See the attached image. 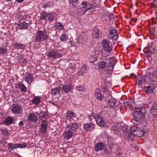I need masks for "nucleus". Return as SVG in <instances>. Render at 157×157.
I'll use <instances>...</instances> for the list:
<instances>
[{
  "instance_id": "1",
  "label": "nucleus",
  "mask_w": 157,
  "mask_h": 157,
  "mask_svg": "<svg viewBox=\"0 0 157 157\" xmlns=\"http://www.w3.org/2000/svg\"><path fill=\"white\" fill-rule=\"evenodd\" d=\"M145 116V109L144 107H137L136 108V111L133 113V119L135 121L136 124H139L141 123Z\"/></svg>"
},
{
  "instance_id": "2",
  "label": "nucleus",
  "mask_w": 157,
  "mask_h": 157,
  "mask_svg": "<svg viewBox=\"0 0 157 157\" xmlns=\"http://www.w3.org/2000/svg\"><path fill=\"white\" fill-rule=\"evenodd\" d=\"M115 132L117 134L120 135H125V139L129 140L131 135L130 134V131L128 130V126L124 124L118 125L117 128Z\"/></svg>"
},
{
  "instance_id": "3",
  "label": "nucleus",
  "mask_w": 157,
  "mask_h": 157,
  "mask_svg": "<svg viewBox=\"0 0 157 157\" xmlns=\"http://www.w3.org/2000/svg\"><path fill=\"white\" fill-rule=\"evenodd\" d=\"M81 7L78 9V11L81 14H84L88 11L91 12L95 10L94 6L91 4L88 3L86 1H83L81 5Z\"/></svg>"
},
{
  "instance_id": "4",
  "label": "nucleus",
  "mask_w": 157,
  "mask_h": 157,
  "mask_svg": "<svg viewBox=\"0 0 157 157\" xmlns=\"http://www.w3.org/2000/svg\"><path fill=\"white\" fill-rule=\"evenodd\" d=\"M42 31L38 30L35 36V41L36 42H41L44 40H47L48 37L47 34H45Z\"/></svg>"
},
{
  "instance_id": "5",
  "label": "nucleus",
  "mask_w": 157,
  "mask_h": 157,
  "mask_svg": "<svg viewBox=\"0 0 157 157\" xmlns=\"http://www.w3.org/2000/svg\"><path fill=\"white\" fill-rule=\"evenodd\" d=\"M90 121L91 119H94L96 121L97 124L100 126H103L104 125L105 123L103 120L102 117L99 114H97L96 116L91 115L89 116Z\"/></svg>"
},
{
  "instance_id": "6",
  "label": "nucleus",
  "mask_w": 157,
  "mask_h": 157,
  "mask_svg": "<svg viewBox=\"0 0 157 157\" xmlns=\"http://www.w3.org/2000/svg\"><path fill=\"white\" fill-rule=\"evenodd\" d=\"M107 61H108L107 62V66L106 67L107 70L109 71H112L116 63L115 58L113 57L110 58Z\"/></svg>"
},
{
  "instance_id": "7",
  "label": "nucleus",
  "mask_w": 157,
  "mask_h": 157,
  "mask_svg": "<svg viewBox=\"0 0 157 157\" xmlns=\"http://www.w3.org/2000/svg\"><path fill=\"white\" fill-rule=\"evenodd\" d=\"M109 37L114 40H117L118 38V34L115 29H111L109 31Z\"/></svg>"
},
{
  "instance_id": "8",
  "label": "nucleus",
  "mask_w": 157,
  "mask_h": 157,
  "mask_svg": "<svg viewBox=\"0 0 157 157\" xmlns=\"http://www.w3.org/2000/svg\"><path fill=\"white\" fill-rule=\"evenodd\" d=\"M130 134L131 135V136L130 137V139H133L136 136H139V128L138 127L133 126L130 127Z\"/></svg>"
},
{
  "instance_id": "9",
  "label": "nucleus",
  "mask_w": 157,
  "mask_h": 157,
  "mask_svg": "<svg viewBox=\"0 0 157 157\" xmlns=\"http://www.w3.org/2000/svg\"><path fill=\"white\" fill-rule=\"evenodd\" d=\"M101 45L104 49L106 51L110 52L112 48L111 46L110 45L109 42L106 39L104 40L101 42Z\"/></svg>"
},
{
  "instance_id": "10",
  "label": "nucleus",
  "mask_w": 157,
  "mask_h": 157,
  "mask_svg": "<svg viewBox=\"0 0 157 157\" xmlns=\"http://www.w3.org/2000/svg\"><path fill=\"white\" fill-rule=\"evenodd\" d=\"M147 74L151 82L152 83L157 82V71H155L153 72H147Z\"/></svg>"
},
{
  "instance_id": "11",
  "label": "nucleus",
  "mask_w": 157,
  "mask_h": 157,
  "mask_svg": "<svg viewBox=\"0 0 157 157\" xmlns=\"http://www.w3.org/2000/svg\"><path fill=\"white\" fill-rule=\"evenodd\" d=\"M47 55L48 57H50L54 59L60 58L62 56V54L61 53L53 51H51L48 52Z\"/></svg>"
},
{
  "instance_id": "12",
  "label": "nucleus",
  "mask_w": 157,
  "mask_h": 157,
  "mask_svg": "<svg viewBox=\"0 0 157 157\" xmlns=\"http://www.w3.org/2000/svg\"><path fill=\"white\" fill-rule=\"evenodd\" d=\"M26 145L25 144H14L11 143L8 144V148L11 150H13L14 149L18 148H24L26 147Z\"/></svg>"
},
{
  "instance_id": "13",
  "label": "nucleus",
  "mask_w": 157,
  "mask_h": 157,
  "mask_svg": "<svg viewBox=\"0 0 157 157\" xmlns=\"http://www.w3.org/2000/svg\"><path fill=\"white\" fill-rule=\"evenodd\" d=\"M78 125L77 123H71L67 125L65 128L70 130L73 132H75V131L78 128Z\"/></svg>"
},
{
  "instance_id": "14",
  "label": "nucleus",
  "mask_w": 157,
  "mask_h": 157,
  "mask_svg": "<svg viewBox=\"0 0 157 157\" xmlns=\"http://www.w3.org/2000/svg\"><path fill=\"white\" fill-rule=\"evenodd\" d=\"M145 48L147 49L146 51L144 52V53L147 57L150 58L152 54H153L155 49L153 48L152 46H149Z\"/></svg>"
},
{
  "instance_id": "15",
  "label": "nucleus",
  "mask_w": 157,
  "mask_h": 157,
  "mask_svg": "<svg viewBox=\"0 0 157 157\" xmlns=\"http://www.w3.org/2000/svg\"><path fill=\"white\" fill-rule=\"evenodd\" d=\"M92 36L94 38L99 39L102 36L101 32L98 28H96L93 33Z\"/></svg>"
},
{
  "instance_id": "16",
  "label": "nucleus",
  "mask_w": 157,
  "mask_h": 157,
  "mask_svg": "<svg viewBox=\"0 0 157 157\" xmlns=\"http://www.w3.org/2000/svg\"><path fill=\"white\" fill-rule=\"evenodd\" d=\"M155 88V86L153 83L149 84L147 86L144 88V90L147 93L151 94L153 92Z\"/></svg>"
},
{
  "instance_id": "17",
  "label": "nucleus",
  "mask_w": 157,
  "mask_h": 157,
  "mask_svg": "<svg viewBox=\"0 0 157 157\" xmlns=\"http://www.w3.org/2000/svg\"><path fill=\"white\" fill-rule=\"evenodd\" d=\"M147 78V77L145 75H138L136 76L137 83L140 84L145 83Z\"/></svg>"
},
{
  "instance_id": "18",
  "label": "nucleus",
  "mask_w": 157,
  "mask_h": 157,
  "mask_svg": "<svg viewBox=\"0 0 157 157\" xmlns=\"http://www.w3.org/2000/svg\"><path fill=\"white\" fill-rule=\"evenodd\" d=\"M11 110L14 114H18L21 112L20 106L19 105L17 104H13L12 105Z\"/></svg>"
},
{
  "instance_id": "19",
  "label": "nucleus",
  "mask_w": 157,
  "mask_h": 157,
  "mask_svg": "<svg viewBox=\"0 0 157 157\" xmlns=\"http://www.w3.org/2000/svg\"><path fill=\"white\" fill-rule=\"evenodd\" d=\"M150 112L151 114L155 117L157 115V104L154 103L151 106V108L150 110Z\"/></svg>"
},
{
  "instance_id": "20",
  "label": "nucleus",
  "mask_w": 157,
  "mask_h": 157,
  "mask_svg": "<svg viewBox=\"0 0 157 157\" xmlns=\"http://www.w3.org/2000/svg\"><path fill=\"white\" fill-rule=\"evenodd\" d=\"M30 25V23H27L25 22H21L17 24L18 27L17 28L20 29H26Z\"/></svg>"
},
{
  "instance_id": "21",
  "label": "nucleus",
  "mask_w": 157,
  "mask_h": 157,
  "mask_svg": "<svg viewBox=\"0 0 157 157\" xmlns=\"http://www.w3.org/2000/svg\"><path fill=\"white\" fill-rule=\"evenodd\" d=\"M73 133V132L68 129L64 132L63 136L66 140H68L72 137Z\"/></svg>"
},
{
  "instance_id": "22",
  "label": "nucleus",
  "mask_w": 157,
  "mask_h": 157,
  "mask_svg": "<svg viewBox=\"0 0 157 157\" xmlns=\"http://www.w3.org/2000/svg\"><path fill=\"white\" fill-rule=\"evenodd\" d=\"M94 95L97 99L99 101H101L104 98V97L101 94V90L98 88H97L94 93Z\"/></svg>"
},
{
  "instance_id": "23",
  "label": "nucleus",
  "mask_w": 157,
  "mask_h": 157,
  "mask_svg": "<svg viewBox=\"0 0 157 157\" xmlns=\"http://www.w3.org/2000/svg\"><path fill=\"white\" fill-rule=\"evenodd\" d=\"M33 75L32 74L28 73L25 77V80L28 84H31L33 81Z\"/></svg>"
},
{
  "instance_id": "24",
  "label": "nucleus",
  "mask_w": 157,
  "mask_h": 157,
  "mask_svg": "<svg viewBox=\"0 0 157 157\" xmlns=\"http://www.w3.org/2000/svg\"><path fill=\"white\" fill-rule=\"evenodd\" d=\"M38 119V118L33 114L30 113L28 117V120L29 122L36 123Z\"/></svg>"
},
{
  "instance_id": "25",
  "label": "nucleus",
  "mask_w": 157,
  "mask_h": 157,
  "mask_svg": "<svg viewBox=\"0 0 157 157\" xmlns=\"http://www.w3.org/2000/svg\"><path fill=\"white\" fill-rule=\"evenodd\" d=\"M83 127L86 130L90 131L91 128L93 129L95 128V125L93 123H90L85 124Z\"/></svg>"
},
{
  "instance_id": "26",
  "label": "nucleus",
  "mask_w": 157,
  "mask_h": 157,
  "mask_svg": "<svg viewBox=\"0 0 157 157\" xmlns=\"http://www.w3.org/2000/svg\"><path fill=\"white\" fill-rule=\"evenodd\" d=\"M88 34L86 33L83 32L78 38L79 42H83L87 39Z\"/></svg>"
},
{
  "instance_id": "27",
  "label": "nucleus",
  "mask_w": 157,
  "mask_h": 157,
  "mask_svg": "<svg viewBox=\"0 0 157 157\" xmlns=\"http://www.w3.org/2000/svg\"><path fill=\"white\" fill-rule=\"evenodd\" d=\"M104 144L102 143L99 142L97 143L95 145L94 149L96 151L101 150L104 147Z\"/></svg>"
},
{
  "instance_id": "28",
  "label": "nucleus",
  "mask_w": 157,
  "mask_h": 157,
  "mask_svg": "<svg viewBox=\"0 0 157 157\" xmlns=\"http://www.w3.org/2000/svg\"><path fill=\"white\" fill-rule=\"evenodd\" d=\"M72 88V86L71 84L63 85L62 87L63 90L66 93L69 92Z\"/></svg>"
},
{
  "instance_id": "29",
  "label": "nucleus",
  "mask_w": 157,
  "mask_h": 157,
  "mask_svg": "<svg viewBox=\"0 0 157 157\" xmlns=\"http://www.w3.org/2000/svg\"><path fill=\"white\" fill-rule=\"evenodd\" d=\"M13 121V119L10 116L7 117L6 118L4 123L6 125H10L12 123Z\"/></svg>"
},
{
  "instance_id": "30",
  "label": "nucleus",
  "mask_w": 157,
  "mask_h": 157,
  "mask_svg": "<svg viewBox=\"0 0 157 157\" xmlns=\"http://www.w3.org/2000/svg\"><path fill=\"white\" fill-rule=\"evenodd\" d=\"M60 91L57 88H55L52 90L51 93L52 95L55 96L60 94Z\"/></svg>"
},
{
  "instance_id": "31",
  "label": "nucleus",
  "mask_w": 157,
  "mask_h": 157,
  "mask_svg": "<svg viewBox=\"0 0 157 157\" xmlns=\"http://www.w3.org/2000/svg\"><path fill=\"white\" fill-rule=\"evenodd\" d=\"M54 27L56 29L63 30L64 29V26L60 23H57L55 24Z\"/></svg>"
},
{
  "instance_id": "32",
  "label": "nucleus",
  "mask_w": 157,
  "mask_h": 157,
  "mask_svg": "<svg viewBox=\"0 0 157 157\" xmlns=\"http://www.w3.org/2000/svg\"><path fill=\"white\" fill-rule=\"evenodd\" d=\"M75 113L71 111H68L67 112L66 117L67 119H69L72 118L74 116Z\"/></svg>"
},
{
  "instance_id": "33",
  "label": "nucleus",
  "mask_w": 157,
  "mask_h": 157,
  "mask_svg": "<svg viewBox=\"0 0 157 157\" xmlns=\"http://www.w3.org/2000/svg\"><path fill=\"white\" fill-rule=\"evenodd\" d=\"M41 129L40 131L42 133H45L47 130V126L46 124L44 123H43L40 125Z\"/></svg>"
},
{
  "instance_id": "34",
  "label": "nucleus",
  "mask_w": 157,
  "mask_h": 157,
  "mask_svg": "<svg viewBox=\"0 0 157 157\" xmlns=\"http://www.w3.org/2000/svg\"><path fill=\"white\" fill-rule=\"evenodd\" d=\"M97 56L96 54L91 55L89 58V61L90 63H94L97 60Z\"/></svg>"
},
{
  "instance_id": "35",
  "label": "nucleus",
  "mask_w": 157,
  "mask_h": 157,
  "mask_svg": "<svg viewBox=\"0 0 157 157\" xmlns=\"http://www.w3.org/2000/svg\"><path fill=\"white\" fill-rule=\"evenodd\" d=\"M33 103L35 105H37L40 102V98L38 96L35 97L32 100Z\"/></svg>"
},
{
  "instance_id": "36",
  "label": "nucleus",
  "mask_w": 157,
  "mask_h": 157,
  "mask_svg": "<svg viewBox=\"0 0 157 157\" xmlns=\"http://www.w3.org/2000/svg\"><path fill=\"white\" fill-rule=\"evenodd\" d=\"M39 118L40 120H43V119H46L47 116V114L45 112H41L39 114Z\"/></svg>"
},
{
  "instance_id": "37",
  "label": "nucleus",
  "mask_w": 157,
  "mask_h": 157,
  "mask_svg": "<svg viewBox=\"0 0 157 157\" xmlns=\"http://www.w3.org/2000/svg\"><path fill=\"white\" fill-rule=\"evenodd\" d=\"M116 100L113 98L111 99L108 101V103L110 106H114L115 105Z\"/></svg>"
},
{
  "instance_id": "38",
  "label": "nucleus",
  "mask_w": 157,
  "mask_h": 157,
  "mask_svg": "<svg viewBox=\"0 0 157 157\" xmlns=\"http://www.w3.org/2000/svg\"><path fill=\"white\" fill-rule=\"evenodd\" d=\"M70 4H72L74 7L76 6L78 1V0H68Z\"/></svg>"
},
{
  "instance_id": "39",
  "label": "nucleus",
  "mask_w": 157,
  "mask_h": 157,
  "mask_svg": "<svg viewBox=\"0 0 157 157\" xmlns=\"http://www.w3.org/2000/svg\"><path fill=\"white\" fill-rule=\"evenodd\" d=\"M46 20H49L50 22H52L53 21V17L51 13H47Z\"/></svg>"
},
{
  "instance_id": "40",
  "label": "nucleus",
  "mask_w": 157,
  "mask_h": 157,
  "mask_svg": "<svg viewBox=\"0 0 157 157\" xmlns=\"http://www.w3.org/2000/svg\"><path fill=\"white\" fill-rule=\"evenodd\" d=\"M14 45L17 49H23L25 48V45L23 44H21L16 43Z\"/></svg>"
},
{
  "instance_id": "41",
  "label": "nucleus",
  "mask_w": 157,
  "mask_h": 157,
  "mask_svg": "<svg viewBox=\"0 0 157 157\" xmlns=\"http://www.w3.org/2000/svg\"><path fill=\"white\" fill-rule=\"evenodd\" d=\"M77 91L79 92H83L84 90V87L83 85L78 86L76 87Z\"/></svg>"
},
{
  "instance_id": "42",
  "label": "nucleus",
  "mask_w": 157,
  "mask_h": 157,
  "mask_svg": "<svg viewBox=\"0 0 157 157\" xmlns=\"http://www.w3.org/2000/svg\"><path fill=\"white\" fill-rule=\"evenodd\" d=\"M47 15V13L45 12H43L41 14L40 17V20H46V17Z\"/></svg>"
},
{
  "instance_id": "43",
  "label": "nucleus",
  "mask_w": 157,
  "mask_h": 157,
  "mask_svg": "<svg viewBox=\"0 0 157 157\" xmlns=\"http://www.w3.org/2000/svg\"><path fill=\"white\" fill-rule=\"evenodd\" d=\"M67 37L65 34H63L60 36V39L61 41L64 42L67 40Z\"/></svg>"
},
{
  "instance_id": "44",
  "label": "nucleus",
  "mask_w": 157,
  "mask_h": 157,
  "mask_svg": "<svg viewBox=\"0 0 157 157\" xmlns=\"http://www.w3.org/2000/svg\"><path fill=\"white\" fill-rule=\"evenodd\" d=\"M105 66V62L102 61L99 63L98 64V67L101 69L104 68Z\"/></svg>"
},
{
  "instance_id": "45",
  "label": "nucleus",
  "mask_w": 157,
  "mask_h": 157,
  "mask_svg": "<svg viewBox=\"0 0 157 157\" xmlns=\"http://www.w3.org/2000/svg\"><path fill=\"white\" fill-rule=\"evenodd\" d=\"M85 71V69L84 68L82 67L78 72V74L79 76L82 75L84 71Z\"/></svg>"
},
{
  "instance_id": "46",
  "label": "nucleus",
  "mask_w": 157,
  "mask_h": 157,
  "mask_svg": "<svg viewBox=\"0 0 157 157\" xmlns=\"http://www.w3.org/2000/svg\"><path fill=\"white\" fill-rule=\"evenodd\" d=\"M107 17L111 21L113 22V21L114 16L113 13H111L109 14L107 16Z\"/></svg>"
},
{
  "instance_id": "47",
  "label": "nucleus",
  "mask_w": 157,
  "mask_h": 157,
  "mask_svg": "<svg viewBox=\"0 0 157 157\" xmlns=\"http://www.w3.org/2000/svg\"><path fill=\"white\" fill-rule=\"evenodd\" d=\"M108 20V18L107 16H105L102 18V21L105 24H106L107 23Z\"/></svg>"
},
{
  "instance_id": "48",
  "label": "nucleus",
  "mask_w": 157,
  "mask_h": 157,
  "mask_svg": "<svg viewBox=\"0 0 157 157\" xmlns=\"http://www.w3.org/2000/svg\"><path fill=\"white\" fill-rule=\"evenodd\" d=\"M19 87L20 89L23 92H25L26 90V87L23 84H21L20 86Z\"/></svg>"
},
{
  "instance_id": "49",
  "label": "nucleus",
  "mask_w": 157,
  "mask_h": 157,
  "mask_svg": "<svg viewBox=\"0 0 157 157\" xmlns=\"http://www.w3.org/2000/svg\"><path fill=\"white\" fill-rule=\"evenodd\" d=\"M7 51V49L6 48H0V55L5 53Z\"/></svg>"
},
{
  "instance_id": "50",
  "label": "nucleus",
  "mask_w": 157,
  "mask_h": 157,
  "mask_svg": "<svg viewBox=\"0 0 157 157\" xmlns=\"http://www.w3.org/2000/svg\"><path fill=\"white\" fill-rule=\"evenodd\" d=\"M139 136L143 135L144 134V132L143 130V128H139Z\"/></svg>"
},
{
  "instance_id": "51",
  "label": "nucleus",
  "mask_w": 157,
  "mask_h": 157,
  "mask_svg": "<svg viewBox=\"0 0 157 157\" xmlns=\"http://www.w3.org/2000/svg\"><path fill=\"white\" fill-rule=\"evenodd\" d=\"M23 57V56L22 55H21L18 53H17V54L16 58L19 60H21Z\"/></svg>"
},
{
  "instance_id": "52",
  "label": "nucleus",
  "mask_w": 157,
  "mask_h": 157,
  "mask_svg": "<svg viewBox=\"0 0 157 157\" xmlns=\"http://www.w3.org/2000/svg\"><path fill=\"white\" fill-rule=\"evenodd\" d=\"M48 4L46 3H44L42 7L43 8H45L48 7Z\"/></svg>"
},
{
  "instance_id": "53",
  "label": "nucleus",
  "mask_w": 157,
  "mask_h": 157,
  "mask_svg": "<svg viewBox=\"0 0 157 157\" xmlns=\"http://www.w3.org/2000/svg\"><path fill=\"white\" fill-rule=\"evenodd\" d=\"M20 126H22L23 125V123L22 121H20L19 124Z\"/></svg>"
},
{
  "instance_id": "54",
  "label": "nucleus",
  "mask_w": 157,
  "mask_h": 157,
  "mask_svg": "<svg viewBox=\"0 0 157 157\" xmlns=\"http://www.w3.org/2000/svg\"><path fill=\"white\" fill-rule=\"evenodd\" d=\"M24 0H16V1L18 3H21L24 1Z\"/></svg>"
},
{
  "instance_id": "55",
  "label": "nucleus",
  "mask_w": 157,
  "mask_h": 157,
  "mask_svg": "<svg viewBox=\"0 0 157 157\" xmlns=\"http://www.w3.org/2000/svg\"><path fill=\"white\" fill-rule=\"evenodd\" d=\"M132 20L134 21H135V22H136L137 21V19H134V18H132Z\"/></svg>"
},
{
  "instance_id": "56",
  "label": "nucleus",
  "mask_w": 157,
  "mask_h": 157,
  "mask_svg": "<svg viewBox=\"0 0 157 157\" xmlns=\"http://www.w3.org/2000/svg\"><path fill=\"white\" fill-rule=\"evenodd\" d=\"M156 0H153V2H151V4L152 5H154L155 4V2L156 1Z\"/></svg>"
},
{
  "instance_id": "57",
  "label": "nucleus",
  "mask_w": 157,
  "mask_h": 157,
  "mask_svg": "<svg viewBox=\"0 0 157 157\" xmlns=\"http://www.w3.org/2000/svg\"><path fill=\"white\" fill-rule=\"evenodd\" d=\"M155 29H152V32H155Z\"/></svg>"
},
{
  "instance_id": "58",
  "label": "nucleus",
  "mask_w": 157,
  "mask_h": 157,
  "mask_svg": "<svg viewBox=\"0 0 157 157\" xmlns=\"http://www.w3.org/2000/svg\"><path fill=\"white\" fill-rule=\"evenodd\" d=\"M156 16L157 17V12L156 13Z\"/></svg>"
},
{
  "instance_id": "59",
  "label": "nucleus",
  "mask_w": 157,
  "mask_h": 157,
  "mask_svg": "<svg viewBox=\"0 0 157 157\" xmlns=\"http://www.w3.org/2000/svg\"><path fill=\"white\" fill-rule=\"evenodd\" d=\"M45 120H43V122H45Z\"/></svg>"
}]
</instances>
